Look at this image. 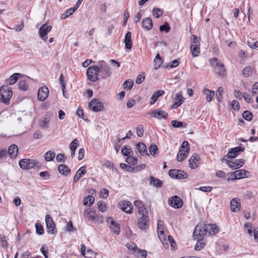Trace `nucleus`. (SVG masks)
<instances>
[{
    "mask_svg": "<svg viewBox=\"0 0 258 258\" xmlns=\"http://www.w3.org/2000/svg\"><path fill=\"white\" fill-rule=\"evenodd\" d=\"M218 231V227L215 224L201 223L195 227L193 236L194 238L204 239V236L208 233L210 235H215Z\"/></svg>",
    "mask_w": 258,
    "mask_h": 258,
    "instance_id": "nucleus-1",
    "label": "nucleus"
},
{
    "mask_svg": "<svg viewBox=\"0 0 258 258\" xmlns=\"http://www.w3.org/2000/svg\"><path fill=\"white\" fill-rule=\"evenodd\" d=\"M13 94L11 88L8 86H2L0 88V101L6 104H9Z\"/></svg>",
    "mask_w": 258,
    "mask_h": 258,
    "instance_id": "nucleus-2",
    "label": "nucleus"
},
{
    "mask_svg": "<svg viewBox=\"0 0 258 258\" xmlns=\"http://www.w3.org/2000/svg\"><path fill=\"white\" fill-rule=\"evenodd\" d=\"M210 64L213 67L215 73L220 76H223L226 73V69L224 64L221 63L216 58H213L210 60Z\"/></svg>",
    "mask_w": 258,
    "mask_h": 258,
    "instance_id": "nucleus-3",
    "label": "nucleus"
},
{
    "mask_svg": "<svg viewBox=\"0 0 258 258\" xmlns=\"http://www.w3.org/2000/svg\"><path fill=\"white\" fill-rule=\"evenodd\" d=\"M98 68L102 78L106 79L111 76L112 72L110 67L104 60L99 61Z\"/></svg>",
    "mask_w": 258,
    "mask_h": 258,
    "instance_id": "nucleus-4",
    "label": "nucleus"
},
{
    "mask_svg": "<svg viewBox=\"0 0 258 258\" xmlns=\"http://www.w3.org/2000/svg\"><path fill=\"white\" fill-rule=\"evenodd\" d=\"M189 151V147L188 142L183 141L177 154V160L178 162H182L186 157Z\"/></svg>",
    "mask_w": 258,
    "mask_h": 258,
    "instance_id": "nucleus-5",
    "label": "nucleus"
},
{
    "mask_svg": "<svg viewBox=\"0 0 258 258\" xmlns=\"http://www.w3.org/2000/svg\"><path fill=\"white\" fill-rule=\"evenodd\" d=\"M190 49L193 57L198 56L200 53L199 38L195 35L191 36V44Z\"/></svg>",
    "mask_w": 258,
    "mask_h": 258,
    "instance_id": "nucleus-6",
    "label": "nucleus"
},
{
    "mask_svg": "<svg viewBox=\"0 0 258 258\" xmlns=\"http://www.w3.org/2000/svg\"><path fill=\"white\" fill-rule=\"evenodd\" d=\"M99 73L98 67L95 66L90 67L87 71V75L88 79L92 82L97 81L99 79Z\"/></svg>",
    "mask_w": 258,
    "mask_h": 258,
    "instance_id": "nucleus-7",
    "label": "nucleus"
},
{
    "mask_svg": "<svg viewBox=\"0 0 258 258\" xmlns=\"http://www.w3.org/2000/svg\"><path fill=\"white\" fill-rule=\"evenodd\" d=\"M45 222L48 233L54 234L56 232L55 223L50 215L47 214L46 215Z\"/></svg>",
    "mask_w": 258,
    "mask_h": 258,
    "instance_id": "nucleus-8",
    "label": "nucleus"
},
{
    "mask_svg": "<svg viewBox=\"0 0 258 258\" xmlns=\"http://www.w3.org/2000/svg\"><path fill=\"white\" fill-rule=\"evenodd\" d=\"M52 26L51 25H47L46 24H44L41 26L39 29V34L40 38L44 41H46L47 40V35L49 32L52 29Z\"/></svg>",
    "mask_w": 258,
    "mask_h": 258,
    "instance_id": "nucleus-9",
    "label": "nucleus"
},
{
    "mask_svg": "<svg viewBox=\"0 0 258 258\" xmlns=\"http://www.w3.org/2000/svg\"><path fill=\"white\" fill-rule=\"evenodd\" d=\"M168 204L174 209H179L183 206V201L178 196H174L169 199Z\"/></svg>",
    "mask_w": 258,
    "mask_h": 258,
    "instance_id": "nucleus-10",
    "label": "nucleus"
},
{
    "mask_svg": "<svg viewBox=\"0 0 258 258\" xmlns=\"http://www.w3.org/2000/svg\"><path fill=\"white\" fill-rule=\"evenodd\" d=\"M118 208L127 214H131L133 213V206L129 201H120L118 204Z\"/></svg>",
    "mask_w": 258,
    "mask_h": 258,
    "instance_id": "nucleus-11",
    "label": "nucleus"
},
{
    "mask_svg": "<svg viewBox=\"0 0 258 258\" xmlns=\"http://www.w3.org/2000/svg\"><path fill=\"white\" fill-rule=\"evenodd\" d=\"M169 175L174 178L184 179L187 177L188 175L183 171L177 169H170L169 171Z\"/></svg>",
    "mask_w": 258,
    "mask_h": 258,
    "instance_id": "nucleus-12",
    "label": "nucleus"
},
{
    "mask_svg": "<svg viewBox=\"0 0 258 258\" xmlns=\"http://www.w3.org/2000/svg\"><path fill=\"white\" fill-rule=\"evenodd\" d=\"M89 107L94 112H98L103 109V105L97 99H93L88 104Z\"/></svg>",
    "mask_w": 258,
    "mask_h": 258,
    "instance_id": "nucleus-13",
    "label": "nucleus"
},
{
    "mask_svg": "<svg viewBox=\"0 0 258 258\" xmlns=\"http://www.w3.org/2000/svg\"><path fill=\"white\" fill-rule=\"evenodd\" d=\"M151 116L158 119H166L168 117V114L167 112L157 109L153 110L150 113Z\"/></svg>",
    "mask_w": 258,
    "mask_h": 258,
    "instance_id": "nucleus-14",
    "label": "nucleus"
},
{
    "mask_svg": "<svg viewBox=\"0 0 258 258\" xmlns=\"http://www.w3.org/2000/svg\"><path fill=\"white\" fill-rule=\"evenodd\" d=\"M106 221L107 223L109 224L110 229L113 231L115 234L119 235L120 232L119 224L114 222L111 217H108Z\"/></svg>",
    "mask_w": 258,
    "mask_h": 258,
    "instance_id": "nucleus-15",
    "label": "nucleus"
},
{
    "mask_svg": "<svg viewBox=\"0 0 258 258\" xmlns=\"http://www.w3.org/2000/svg\"><path fill=\"white\" fill-rule=\"evenodd\" d=\"M49 94V90L45 86L41 87L38 91V99L39 101H44L48 97Z\"/></svg>",
    "mask_w": 258,
    "mask_h": 258,
    "instance_id": "nucleus-16",
    "label": "nucleus"
},
{
    "mask_svg": "<svg viewBox=\"0 0 258 258\" xmlns=\"http://www.w3.org/2000/svg\"><path fill=\"white\" fill-rule=\"evenodd\" d=\"M150 220L148 216L141 217L138 222L139 228L141 230H146L149 226Z\"/></svg>",
    "mask_w": 258,
    "mask_h": 258,
    "instance_id": "nucleus-17",
    "label": "nucleus"
},
{
    "mask_svg": "<svg viewBox=\"0 0 258 258\" xmlns=\"http://www.w3.org/2000/svg\"><path fill=\"white\" fill-rule=\"evenodd\" d=\"M245 148L244 147L239 146L231 149L227 154L228 158H234L238 156L241 152L244 151Z\"/></svg>",
    "mask_w": 258,
    "mask_h": 258,
    "instance_id": "nucleus-18",
    "label": "nucleus"
},
{
    "mask_svg": "<svg viewBox=\"0 0 258 258\" xmlns=\"http://www.w3.org/2000/svg\"><path fill=\"white\" fill-rule=\"evenodd\" d=\"M226 162L230 168L233 169H236L242 166L244 164L245 161L244 159H241L237 160L235 162H231L226 160Z\"/></svg>",
    "mask_w": 258,
    "mask_h": 258,
    "instance_id": "nucleus-19",
    "label": "nucleus"
},
{
    "mask_svg": "<svg viewBox=\"0 0 258 258\" xmlns=\"http://www.w3.org/2000/svg\"><path fill=\"white\" fill-rule=\"evenodd\" d=\"M200 157L198 154L192 155L189 160V167L191 169H196L200 164Z\"/></svg>",
    "mask_w": 258,
    "mask_h": 258,
    "instance_id": "nucleus-20",
    "label": "nucleus"
},
{
    "mask_svg": "<svg viewBox=\"0 0 258 258\" xmlns=\"http://www.w3.org/2000/svg\"><path fill=\"white\" fill-rule=\"evenodd\" d=\"M240 203L237 198L232 199L230 202V210L232 212H237L240 210Z\"/></svg>",
    "mask_w": 258,
    "mask_h": 258,
    "instance_id": "nucleus-21",
    "label": "nucleus"
},
{
    "mask_svg": "<svg viewBox=\"0 0 258 258\" xmlns=\"http://www.w3.org/2000/svg\"><path fill=\"white\" fill-rule=\"evenodd\" d=\"M27 170L31 168L38 169L41 167V163L36 160L28 159Z\"/></svg>",
    "mask_w": 258,
    "mask_h": 258,
    "instance_id": "nucleus-22",
    "label": "nucleus"
},
{
    "mask_svg": "<svg viewBox=\"0 0 258 258\" xmlns=\"http://www.w3.org/2000/svg\"><path fill=\"white\" fill-rule=\"evenodd\" d=\"M124 42L125 43V48L126 49H131L132 47V33L128 31L125 36Z\"/></svg>",
    "mask_w": 258,
    "mask_h": 258,
    "instance_id": "nucleus-23",
    "label": "nucleus"
},
{
    "mask_svg": "<svg viewBox=\"0 0 258 258\" xmlns=\"http://www.w3.org/2000/svg\"><path fill=\"white\" fill-rule=\"evenodd\" d=\"M8 153L11 158H16L18 153V146L15 144L11 145L8 149Z\"/></svg>",
    "mask_w": 258,
    "mask_h": 258,
    "instance_id": "nucleus-24",
    "label": "nucleus"
},
{
    "mask_svg": "<svg viewBox=\"0 0 258 258\" xmlns=\"http://www.w3.org/2000/svg\"><path fill=\"white\" fill-rule=\"evenodd\" d=\"M86 169V167L85 166H82L79 169L74 176V182H77L82 177V175L86 173L87 171Z\"/></svg>",
    "mask_w": 258,
    "mask_h": 258,
    "instance_id": "nucleus-25",
    "label": "nucleus"
},
{
    "mask_svg": "<svg viewBox=\"0 0 258 258\" xmlns=\"http://www.w3.org/2000/svg\"><path fill=\"white\" fill-rule=\"evenodd\" d=\"M175 100V102L172 106V108H177L183 102L181 92H178L176 94Z\"/></svg>",
    "mask_w": 258,
    "mask_h": 258,
    "instance_id": "nucleus-26",
    "label": "nucleus"
},
{
    "mask_svg": "<svg viewBox=\"0 0 258 258\" xmlns=\"http://www.w3.org/2000/svg\"><path fill=\"white\" fill-rule=\"evenodd\" d=\"M246 173H249V172L244 169H240L234 172L233 175L236 179H241L246 177Z\"/></svg>",
    "mask_w": 258,
    "mask_h": 258,
    "instance_id": "nucleus-27",
    "label": "nucleus"
},
{
    "mask_svg": "<svg viewBox=\"0 0 258 258\" xmlns=\"http://www.w3.org/2000/svg\"><path fill=\"white\" fill-rule=\"evenodd\" d=\"M142 26L147 30H151L153 27L152 19L150 18L144 19L142 21Z\"/></svg>",
    "mask_w": 258,
    "mask_h": 258,
    "instance_id": "nucleus-28",
    "label": "nucleus"
},
{
    "mask_svg": "<svg viewBox=\"0 0 258 258\" xmlns=\"http://www.w3.org/2000/svg\"><path fill=\"white\" fill-rule=\"evenodd\" d=\"M203 93L206 96V100L210 102H211L215 95V92L214 91L209 90L207 88H205L203 91Z\"/></svg>",
    "mask_w": 258,
    "mask_h": 258,
    "instance_id": "nucleus-29",
    "label": "nucleus"
},
{
    "mask_svg": "<svg viewBox=\"0 0 258 258\" xmlns=\"http://www.w3.org/2000/svg\"><path fill=\"white\" fill-rule=\"evenodd\" d=\"M83 215L86 220L93 221L95 220L96 217L93 212L91 210H85L84 212Z\"/></svg>",
    "mask_w": 258,
    "mask_h": 258,
    "instance_id": "nucleus-30",
    "label": "nucleus"
},
{
    "mask_svg": "<svg viewBox=\"0 0 258 258\" xmlns=\"http://www.w3.org/2000/svg\"><path fill=\"white\" fill-rule=\"evenodd\" d=\"M164 94V91L163 90H159L157 91H155L154 93L153 94V95L151 97V102L150 103V104L151 105L154 104L158 99V98L163 95Z\"/></svg>",
    "mask_w": 258,
    "mask_h": 258,
    "instance_id": "nucleus-31",
    "label": "nucleus"
},
{
    "mask_svg": "<svg viewBox=\"0 0 258 258\" xmlns=\"http://www.w3.org/2000/svg\"><path fill=\"white\" fill-rule=\"evenodd\" d=\"M22 74L20 73H15L11 76L10 78L7 80V83L9 85H13L16 83L19 77H21Z\"/></svg>",
    "mask_w": 258,
    "mask_h": 258,
    "instance_id": "nucleus-32",
    "label": "nucleus"
},
{
    "mask_svg": "<svg viewBox=\"0 0 258 258\" xmlns=\"http://www.w3.org/2000/svg\"><path fill=\"white\" fill-rule=\"evenodd\" d=\"M57 168L59 173L64 175H67L71 172V170L64 164L59 165Z\"/></svg>",
    "mask_w": 258,
    "mask_h": 258,
    "instance_id": "nucleus-33",
    "label": "nucleus"
},
{
    "mask_svg": "<svg viewBox=\"0 0 258 258\" xmlns=\"http://www.w3.org/2000/svg\"><path fill=\"white\" fill-rule=\"evenodd\" d=\"M136 148L141 155L147 154V148L143 143H140L136 145Z\"/></svg>",
    "mask_w": 258,
    "mask_h": 258,
    "instance_id": "nucleus-34",
    "label": "nucleus"
},
{
    "mask_svg": "<svg viewBox=\"0 0 258 258\" xmlns=\"http://www.w3.org/2000/svg\"><path fill=\"white\" fill-rule=\"evenodd\" d=\"M150 184L152 185L153 186L158 188L161 187L162 186V182L158 178H155L153 176H151L150 177Z\"/></svg>",
    "mask_w": 258,
    "mask_h": 258,
    "instance_id": "nucleus-35",
    "label": "nucleus"
},
{
    "mask_svg": "<svg viewBox=\"0 0 258 258\" xmlns=\"http://www.w3.org/2000/svg\"><path fill=\"white\" fill-rule=\"evenodd\" d=\"M19 88L24 91H26L29 89V84L26 80H21L19 83Z\"/></svg>",
    "mask_w": 258,
    "mask_h": 258,
    "instance_id": "nucleus-36",
    "label": "nucleus"
},
{
    "mask_svg": "<svg viewBox=\"0 0 258 258\" xmlns=\"http://www.w3.org/2000/svg\"><path fill=\"white\" fill-rule=\"evenodd\" d=\"M195 239H198V241L195 246V249L196 250H200L203 249L205 246V243L203 241L204 239L200 238H195Z\"/></svg>",
    "mask_w": 258,
    "mask_h": 258,
    "instance_id": "nucleus-37",
    "label": "nucleus"
},
{
    "mask_svg": "<svg viewBox=\"0 0 258 258\" xmlns=\"http://www.w3.org/2000/svg\"><path fill=\"white\" fill-rule=\"evenodd\" d=\"M121 151L123 155L126 156H129L131 153H133L132 148L130 146H123Z\"/></svg>",
    "mask_w": 258,
    "mask_h": 258,
    "instance_id": "nucleus-38",
    "label": "nucleus"
},
{
    "mask_svg": "<svg viewBox=\"0 0 258 258\" xmlns=\"http://www.w3.org/2000/svg\"><path fill=\"white\" fill-rule=\"evenodd\" d=\"M75 11V9H74L73 8L69 9L61 15V18L62 19H66L70 16L73 14Z\"/></svg>",
    "mask_w": 258,
    "mask_h": 258,
    "instance_id": "nucleus-39",
    "label": "nucleus"
},
{
    "mask_svg": "<svg viewBox=\"0 0 258 258\" xmlns=\"http://www.w3.org/2000/svg\"><path fill=\"white\" fill-rule=\"evenodd\" d=\"M252 224L250 223L247 222L244 225V231L248 233L250 236L252 235L253 230L252 231Z\"/></svg>",
    "mask_w": 258,
    "mask_h": 258,
    "instance_id": "nucleus-40",
    "label": "nucleus"
},
{
    "mask_svg": "<svg viewBox=\"0 0 258 258\" xmlns=\"http://www.w3.org/2000/svg\"><path fill=\"white\" fill-rule=\"evenodd\" d=\"M55 153L52 151H48L44 154V159L47 161H51L55 157Z\"/></svg>",
    "mask_w": 258,
    "mask_h": 258,
    "instance_id": "nucleus-41",
    "label": "nucleus"
},
{
    "mask_svg": "<svg viewBox=\"0 0 258 258\" xmlns=\"http://www.w3.org/2000/svg\"><path fill=\"white\" fill-rule=\"evenodd\" d=\"M95 201V198L92 196H87L84 202V204L85 205H88L89 206H91L94 203Z\"/></svg>",
    "mask_w": 258,
    "mask_h": 258,
    "instance_id": "nucleus-42",
    "label": "nucleus"
},
{
    "mask_svg": "<svg viewBox=\"0 0 258 258\" xmlns=\"http://www.w3.org/2000/svg\"><path fill=\"white\" fill-rule=\"evenodd\" d=\"M163 61V60L161 59L159 54L158 53L156 55L155 58L154 59L155 68L157 69V68H159L162 64Z\"/></svg>",
    "mask_w": 258,
    "mask_h": 258,
    "instance_id": "nucleus-43",
    "label": "nucleus"
},
{
    "mask_svg": "<svg viewBox=\"0 0 258 258\" xmlns=\"http://www.w3.org/2000/svg\"><path fill=\"white\" fill-rule=\"evenodd\" d=\"M253 71V69L251 67L247 66L245 67L243 71H242V74L243 76H244L245 77L249 76Z\"/></svg>",
    "mask_w": 258,
    "mask_h": 258,
    "instance_id": "nucleus-44",
    "label": "nucleus"
},
{
    "mask_svg": "<svg viewBox=\"0 0 258 258\" xmlns=\"http://www.w3.org/2000/svg\"><path fill=\"white\" fill-rule=\"evenodd\" d=\"M134 85L133 80L128 79L125 81L123 83V87L125 89L131 90Z\"/></svg>",
    "mask_w": 258,
    "mask_h": 258,
    "instance_id": "nucleus-45",
    "label": "nucleus"
},
{
    "mask_svg": "<svg viewBox=\"0 0 258 258\" xmlns=\"http://www.w3.org/2000/svg\"><path fill=\"white\" fill-rule=\"evenodd\" d=\"M50 120L49 118L44 117L43 120L40 121V125L44 128H48V124Z\"/></svg>",
    "mask_w": 258,
    "mask_h": 258,
    "instance_id": "nucleus-46",
    "label": "nucleus"
},
{
    "mask_svg": "<svg viewBox=\"0 0 258 258\" xmlns=\"http://www.w3.org/2000/svg\"><path fill=\"white\" fill-rule=\"evenodd\" d=\"M242 117L245 120L250 121L252 118V113L248 110L244 111L242 113Z\"/></svg>",
    "mask_w": 258,
    "mask_h": 258,
    "instance_id": "nucleus-47",
    "label": "nucleus"
},
{
    "mask_svg": "<svg viewBox=\"0 0 258 258\" xmlns=\"http://www.w3.org/2000/svg\"><path fill=\"white\" fill-rule=\"evenodd\" d=\"M79 145V142L77 139L74 140L70 144V150H75L78 148Z\"/></svg>",
    "mask_w": 258,
    "mask_h": 258,
    "instance_id": "nucleus-48",
    "label": "nucleus"
},
{
    "mask_svg": "<svg viewBox=\"0 0 258 258\" xmlns=\"http://www.w3.org/2000/svg\"><path fill=\"white\" fill-rule=\"evenodd\" d=\"M138 213L140 215H142V217L148 216V210L144 207L139 208L138 209Z\"/></svg>",
    "mask_w": 258,
    "mask_h": 258,
    "instance_id": "nucleus-49",
    "label": "nucleus"
},
{
    "mask_svg": "<svg viewBox=\"0 0 258 258\" xmlns=\"http://www.w3.org/2000/svg\"><path fill=\"white\" fill-rule=\"evenodd\" d=\"M137 135L141 137L144 135V126L142 124H139L136 128Z\"/></svg>",
    "mask_w": 258,
    "mask_h": 258,
    "instance_id": "nucleus-50",
    "label": "nucleus"
},
{
    "mask_svg": "<svg viewBox=\"0 0 258 258\" xmlns=\"http://www.w3.org/2000/svg\"><path fill=\"white\" fill-rule=\"evenodd\" d=\"M217 97L218 101L221 102L222 100V94L224 92V89L222 87H219L217 90Z\"/></svg>",
    "mask_w": 258,
    "mask_h": 258,
    "instance_id": "nucleus-51",
    "label": "nucleus"
},
{
    "mask_svg": "<svg viewBox=\"0 0 258 258\" xmlns=\"http://www.w3.org/2000/svg\"><path fill=\"white\" fill-rule=\"evenodd\" d=\"M163 14L162 11L159 8H154L153 10V15L156 18H160Z\"/></svg>",
    "mask_w": 258,
    "mask_h": 258,
    "instance_id": "nucleus-52",
    "label": "nucleus"
},
{
    "mask_svg": "<svg viewBox=\"0 0 258 258\" xmlns=\"http://www.w3.org/2000/svg\"><path fill=\"white\" fill-rule=\"evenodd\" d=\"M149 151L150 154L153 156H155L158 152V147L155 145H152L149 148Z\"/></svg>",
    "mask_w": 258,
    "mask_h": 258,
    "instance_id": "nucleus-53",
    "label": "nucleus"
},
{
    "mask_svg": "<svg viewBox=\"0 0 258 258\" xmlns=\"http://www.w3.org/2000/svg\"><path fill=\"white\" fill-rule=\"evenodd\" d=\"M28 159H23L20 160L19 164L20 167L24 169H27V161Z\"/></svg>",
    "mask_w": 258,
    "mask_h": 258,
    "instance_id": "nucleus-54",
    "label": "nucleus"
},
{
    "mask_svg": "<svg viewBox=\"0 0 258 258\" xmlns=\"http://www.w3.org/2000/svg\"><path fill=\"white\" fill-rule=\"evenodd\" d=\"M125 161L128 164L135 165L137 162V159L135 157L128 156Z\"/></svg>",
    "mask_w": 258,
    "mask_h": 258,
    "instance_id": "nucleus-55",
    "label": "nucleus"
},
{
    "mask_svg": "<svg viewBox=\"0 0 258 258\" xmlns=\"http://www.w3.org/2000/svg\"><path fill=\"white\" fill-rule=\"evenodd\" d=\"M59 81L60 84L61 86V89H62V90L63 95V96L66 98H67L66 96V95H65L64 90L66 89V86H65V83L64 82V80L63 79V75H62V74H61V75L60 76L59 78Z\"/></svg>",
    "mask_w": 258,
    "mask_h": 258,
    "instance_id": "nucleus-56",
    "label": "nucleus"
},
{
    "mask_svg": "<svg viewBox=\"0 0 258 258\" xmlns=\"http://www.w3.org/2000/svg\"><path fill=\"white\" fill-rule=\"evenodd\" d=\"M160 30L161 31H165L167 33L170 30V27L168 23H165L164 25L160 26Z\"/></svg>",
    "mask_w": 258,
    "mask_h": 258,
    "instance_id": "nucleus-57",
    "label": "nucleus"
},
{
    "mask_svg": "<svg viewBox=\"0 0 258 258\" xmlns=\"http://www.w3.org/2000/svg\"><path fill=\"white\" fill-rule=\"evenodd\" d=\"M98 208L100 211L102 212H104L105 211H106V209L105 203L103 202H99L98 203Z\"/></svg>",
    "mask_w": 258,
    "mask_h": 258,
    "instance_id": "nucleus-58",
    "label": "nucleus"
},
{
    "mask_svg": "<svg viewBox=\"0 0 258 258\" xmlns=\"http://www.w3.org/2000/svg\"><path fill=\"white\" fill-rule=\"evenodd\" d=\"M137 252L139 253V256L140 258H146L147 253L145 250H141L138 248H137Z\"/></svg>",
    "mask_w": 258,
    "mask_h": 258,
    "instance_id": "nucleus-59",
    "label": "nucleus"
},
{
    "mask_svg": "<svg viewBox=\"0 0 258 258\" xmlns=\"http://www.w3.org/2000/svg\"><path fill=\"white\" fill-rule=\"evenodd\" d=\"M36 233L39 235L43 233V229L41 224L37 223L35 225Z\"/></svg>",
    "mask_w": 258,
    "mask_h": 258,
    "instance_id": "nucleus-60",
    "label": "nucleus"
},
{
    "mask_svg": "<svg viewBox=\"0 0 258 258\" xmlns=\"http://www.w3.org/2000/svg\"><path fill=\"white\" fill-rule=\"evenodd\" d=\"M171 124L174 127H181L183 125V122L178 120H172L171 121Z\"/></svg>",
    "mask_w": 258,
    "mask_h": 258,
    "instance_id": "nucleus-61",
    "label": "nucleus"
},
{
    "mask_svg": "<svg viewBox=\"0 0 258 258\" xmlns=\"http://www.w3.org/2000/svg\"><path fill=\"white\" fill-rule=\"evenodd\" d=\"M120 167L123 169H124L127 171H133V169H134V167L130 166V165H128L126 164H124V163H121L120 164Z\"/></svg>",
    "mask_w": 258,
    "mask_h": 258,
    "instance_id": "nucleus-62",
    "label": "nucleus"
},
{
    "mask_svg": "<svg viewBox=\"0 0 258 258\" xmlns=\"http://www.w3.org/2000/svg\"><path fill=\"white\" fill-rule=\"evenodd\" d=\"M231 106L233 109L239 110L240 109V105L239 102L237 100H233L231 103Z\"/></svg>",
    "mask_w": 258,
    "mask_h": 258,
    "instance_id": "nucleus-63",
    "label": "nucleus"
},
{
    "mask_svg": "<svg viewBox=\"0 0 258 258\" xmlns=\"http://www.w3.org/2000/svg\"><path fill=\"white\" fill-rule=\"evenodd\" d=\"M252 95L258 94V82L255 83L252 88Z\"/></svg>",
    "mask_w": 258,
    "mask_h": 258,
    "instance_id": "nucleus-64",
    "label": "nucleus"
}]
</instances>
